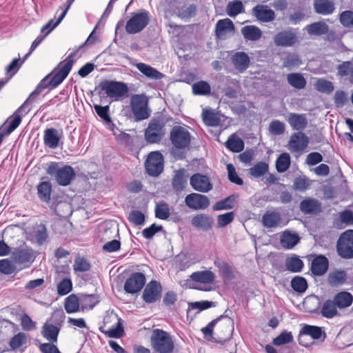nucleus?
I'll return each mask as SVG.
<instances>
[{"mask_svg": "<svg viewBox=\"0 0 353 353\" xmlns=\"http://www.w3.org/2000/svg\"><path fill=\"white\" fill-rule=\"evenodd\" d=\"M47 173L54 176L59 185L66 186L75 178V172L70 165L59 166L57 163H52L47 169Z\"/></svg>", "mask_w": 353, "mask_h": 353, "instance_id": "7ed1b4c3", "label": "nucleus"}, {"mask_svg": "<svg viewBox=\"0 0 353 353\" xmlns=\"http://www.w3.org/2000/svg\"><path fill=\"white\" fill-rule=\"evenodd\" d=\"M191 224L198 230L208 231L213 227L214 219L208 214H199L192 218Z\"/></svg>", "mask_w": 353, "mask_h": 353, "instance_id": "aec40b11", "label": "nucleus"}, {"mask_svg": "<svg viewBox=\"0 0 353 353\" xmlns=\"http://www.w3.org/2000/svg\"><path fill=\"white\" fill-rule=\"evenodd\" d=\"M165 134V122L161 119H152L145 131V139L149 143L161 141Z\"/></svg>", "mask_w": 353, "mask_h": 353, "instance_id": "0eeeda50", "label": "nucleus"}, {"mask_svg": "<svg viewBox=\"0 0 353 353\" xmlns=\"http://www.w3.org/2000/svg\"><path fill=\"white\" fill-rule=\"evenodd\" d=\"M61 133L57 129L50 128L44 131L43 142L46 146L51 149L57 148L61 140Z\"/></svg>", "mask_w": 353, "mask_h": 353, "instance_id": "5701e85b", "label": "nucleus"}, {"mask_svg": "<svg viewBox=\"0 0 353 353\" xmlns=\"http://www.w3.org/2000/svg\"><path fill=\"white\" fill-rule=\"evenodd\" d=\"M288 121L294 130L298 131L303 130L307 125V120L303 114L290 113Z\"/></svg>", "mask_w": 353, "mask_h": 353, "instance_id": "bb28decb", "label": "nucleus"}, {"mask_svg": "<svg viewBox=\"0 0 353 353\" xmlns=\"http://www.w3.org/2000/svg\"><path fill=\"white\" fill-rule=\"evenodd\" d=\"M234 31V26L230 19L219 20L216 24V35L220 39L226 38L228 34H232Z\"/></svg>", "mask_w": 353, "mask_h": 353, "instance_id": "4be33fe9", "label": "nucleus"}, {"mask_svg": "<svg viewBox=\"0 0 353 353\" xmlns=\"http://www.w3.org/2000/svg\"><path fill=\"white\" fill-rule=\"evenodd\" d=\"M333 299L340 310L345 309L350 306L353 302V296L347 292H340L336 294Z\"/></svg>", "mask_w": 353, "mask_h": 353, "instance_id": "473e14b6", "label": "nucleus"}, {"mask_svg": "<svg viewBox=\"0 0 353 353\" xmlns=\"http://www.w3.org/2000/svg\"><path fill=\"white\" fill-rule=\"evenodd\" d=\"M196 10L197 8L194 4L183 6L177 8L176 15L182 19H187L194 17Z\"/></svg>", "mask_w": 353, "mask_h": 353, "instance_id": "49530a36", "label": "nucleus"}, {"mask_svg": "<svg viewBox=\"0 0 353 353\" xmlns=\"http://www.w3.org/2000/svg\"><path fill=\"white\" fill-rule=\"evenodd\" d=\"M293 341V336L292 332L286 331L281 333L278 336L273 339V344L275 345H281L291 343Z\"/></svg>", "mask_w": 353, "mask_h": 353, "instance_id": "680f3d73", "label": "nucleus"}, {"mask_svg": "<svg viewBox=\"0 0 353 353\" xmlns=\"http://www.w3.org/2000/svg\"><path fill=\"white\" fill-rule=\"evenodd\" d=\"M81 310L92 309L99 302L98 298L94 294H81L79 295Z\"/></svg>", "mask_w": 353, "mask_h": 353, "instance_id": "a19ab883", "label": "nucleus"}, {"mask_svg": "<svg viewBox=\"0 0 353 353\" xmlns=\"http://www.w3.org/2000/svg\"><path fill=\"white\" fill-rule=\"evenodd\" d=\"M231 61L238 72H243L249 67L250 59L245 52H236L232 55Z\"/></svg>", "mask_w": 353, "mask_h": 353, "instance_id": "412c9836", "label": "nucleus"}, {"mask_svg": "<svg viewBox=\"0 0 353 353\" xmlns=\"http://www.w3.org/2000/svg\"><path fill=\"white\" fill-rule=\"evenodd\" d=\"M225 145L230 150L234 152H240L244 148L243 141L235 134H232L229 137Z\"/></svg>", "mask_w": 353, "mask_h": 353, "instance_id": "c03bdc74", "label": "nucleus"}, {"mask_svg": "<svg viewBox=\"0 0 353 353\" xmlns=\"http://www.w3.org/2000/svg\"><path fill=\"white\" fill-rule=\"evenodd\" d=\"M314 88L317 91L323 93H331L334 89L331 81L323 79H318L314 83Z\"/></svg>", "mask_w": 353, "mask_h": 353, "instance_id": "6e6d98bb", "label": "nucleus"}, {"mask_svg": "<svg viewBox=\"0 0 353 353\" xmlns=\"http://www.w3.org/2000/svg\"><path fill=\"white\" fill-rule=\"evenodd\" d=\"M150 14L145 10H141L134 14L127 21L125 30L128 34H137L141 32L149 23Z\"/></svg>", "mask_w": 353, "mask_h": 353, "instance_id": "423d86ee", "label": "nucleus"}, {"mask_svg": "<svg viewBox=\"0 0 353 353\" xmlns=\"http://www.w3.org/2000/svg\"><path fill=\"white\" fill-rule=\"evenodd\" d=\"M337 309L334 299H327L322 303L321 314L327 319H332L338 315Z\"/></svg>", "mask_w": 353, "mask_h": 353, "instance_id": "c9c22d12", "label": "nucleus"}, {"mask_svg": "<svg viewBox=\"0 0 353 353\" xmlns=\"http://www.w3.org/2000/svg\"><path fill=\"white\" fill-rule=\"evenodd\" d=\"M319 208V204L314 199H305L300 203L301 210L305 214L314 212L318 210Z\"/></svg>", "mask_w": 353, "mask_h": 353, "instance_id": "8fccbe9b", "label": "nucleus"}, {"mask_svg": "<svg viewBox=\"0 0 353 353\" xmlns=\"http://www.w3.org/2000/svg\"><path fill=\"white\" fill-rule=\"evenodd\" d=\"M285 266L292 272H299L303 268V262L297 256H292L286 259Z\"/></svg>", "mask_w": 353, "mask_h": 353, "instance_id": "de8ad7c7", "label": "nucleus"}, {"mask_svg": "<svg viewBox=\"0 0 353 353\" xmlns=\"http://www.w3.org/2000/svg\"><path fill=\"white\" fill-rule=\"evenodd\" d=\"M290 165V156L288 153H282L276 160V168L279 172H285Z\"/></svg>", "mask_w": 353, "mask_h": 353, "instance_id": "864d4df0", "label": "nucleus"}, {"mask_svg": "<svg viewBox=\"0 0 353 353\" xmlns=\"http://www.w3.org/2000/svg\"><path fill=\"white\" fill-rule=\"evenodd\" d=\"M136 68L146 77L152 80H159L164 77V74L154 68L144 63H137Z\"/></svg>", "mask_w": 353, "mask_h": 353, "instance_id": "a878e982", "label": "nucleus"}, {"mask_svg": "<svg viewBox=\"0 0 353 353\" xmlns=\"http://www.w3.org/2000/svg\"><path fill=\"white\" fill-rule=\"evenodd\" d=\"M130 107L137 121L148 119L150 116L148 99L144 94H134L130 98Z\"/></svg>", "mask_w": 353, "mask_h": 353, "instance_id": "39448f33", "label": "nucleus"}, {"mask_svg": "<svg viewBox=\"0 0 353 353\" xmlns=\"http://www.w3.org/2000/svg\"><path fill=\"white\" fill-rule=\"evenodd\" d=\"M341 23L346 28H353V11L345 10L340 14Z\"/></svg>", "mask_w": 353, "mask_h": 353, "instance_id": "69168bd1", "label": "nucleus"}, {"mask_svg": "<svg viewBox=\"0 0 353 353\" xmlns=\"http://www.w3.org/2000/svg\"><path fill=\"white\" fill-rule=\"evenodd\" d=\"M313 6L319 14L330 15L335 10V4L331 0H314Z\"/></svg>", "mask_w": 353, "mask_h": 353, "instance_id": "393cba45", "label": "nucleus"}, {"mask_svg": "<svg viewBox=\"0 0 353 353\" xmlns=\"http://www.w3.org/2000/svg\"><path fill=\"white\" fill-rule=\"evenodd\" d=\"M27 342V337L25 333L19 332L14 335L10 341V346L12 350H17Z\"/></svg>", "mask_w": 353, "mask_h": 353, "instance_id": "bf43d9fd", "label": "nucleus"}, {"mask_svg": "<svg viewBox=\"0 0 353 353\" xmlns=\"http://www.w3.org/2000/svg\"><path fill=\"white\" fill-rule=\"evenodd\" d=\"M162 290L160 283L157 281H151L149 282L143 292V299L147 303H152L156 302L161 296Z\"/></svg>", "mask_w": 353, "mask_h": 353, "instance_id": "f3484780", "label": "nucleus"}, {"mask_svg": "<svg viewBox=\"0 0 353 353\" xmlns=\"http://www.w3.org/2000/svg\"><path fill=\"white\" fill-rule=\"evenodd\" d=\"M34 238L37 243L42 245L48 238L47 229L43 224H40L37 226L34 230Z\"/></svg>", "mask_w": 353, "mask_h": 353, "instance_id": "0e129e2a", "label": "nucleus"}, {"mask_svg": "<svg viewBox=\"0 0 353 353\" xmlns=\"http://www.w3.org/2000/svg\"><path fill=\"white\" fill-rule=\"evenodd\" d=\"M192 281L201 283H212L214 280V274L211 271L205 270L192 273L190 275Z\"/></svg>", "mask_w": 353, "mask_h": 353, "instance_id": "ea45409f", "label": "nucleus"}, {"mask_svg": "<svg viewBox=\"0 0 353 353\" xmlns=\"http://www.w3.org/2000/svg\"><path fill=\"white\" fill-rule=\"evenodd\" d=\"M337 252L343 259L353 258V230H350L343 232L337 241Z\"/></svg>", "mask_w": 353, "mask_h": 353, "instance_id": "9b49d317", "label": "nucleus"}, {"mask_svg": "<svg viewBox=\"0 0 353 353\" xmlns=\"http://www.w3.org/2000/svg\"><path fill=\"white\" fill-rule=\"evenodd\" d=\"M220 321H222L219 327L221 329V332L230 339L232 336L234 331V321L231 318L221 315L219 318L212 321L206 327L201 329L202 332L205 336H212L213 332V328L216 323Z\"/></svg>", "mask_w": 353, "mask_h": 353, "instance_id": "1a4fd4ad", "label": "nucleus"}, {"mask_svg": "<svg viewBox=\"0 0 353 353\" xmlns=\"http://www.w3.org/2000/svg\"><path fill=\"white\" fill-rule=\"evenodd\" d=\"M308 336H311L314 339H320L323 336V340H324L325 338V334L323 332L321 327L314 325H305L303 327L299 335V343L301 345L307 347L308 343H303V339Z\"/></svg>", "mask_w": 353, "mask_h": 353, "instance_id": "a211bd4d", "label": "nucleus"}, {"mask_svg": "<svg viewBox=\"0 0 353 353\" xmlns=\"http://www.w3.org/2000/svg\"><path fill=\"white\" fill-rule=\"evenodd\" d=\"M94 108L97 114L102 119H103L105 121V123H107L110 125H114V124L112 123L111 119L109 116V106H101L99 105H94Z\"/></svg>", "mask_w": 353, "mask_h": 353, "instance_id": "e2e57ef3", "label": "nucleus"}, {"mask_svg": "<svg viewBox=\"0 0 353 353\" xmlns=\"http://www.w3.org/2000/svg\"><path fill=\"white\" fill-rule=\"evenodd\" d=\"M291 287L294 291L303 293L307 290V283L303 277L296 276L291 281Z\"/></svg>", "mask_w": 353, "mask_h": 353, "instance_id": "4d7b16f0", "label": "nucleus"}, {"mask_svg": "<svg viewBox=\"0 0 353 353\" xmlns=\"http://www.w3.org/2000/svg\"><path fill=\"white\" fill-rule=\"evenodd\" d=\"M234 199L233 196H228L215 203L213 207L214 210H222L232 209L234 206Z\"/></svg>", "mask_w": 353, "mask_h": 353, "instance_id": "052dcab7", "label": "nucleus"}, {"mask_svg": "<svg viewBox=\"0 0 353 353\" xmlns=\"http://www.w3.org/2000/svg\"><path fill=\"white\" fill-rule=\"evenodd\" d=\"M100 330L106 336L112 338H120L123 333L121 319L113 312H107L103 318V325Z\"/></svg>", "mask_w": 353, "mask_h": 353, "instance_id": "20e7f679", "label": "nucleus"}, {"mask_svg": "<svg viewBox=\"0 0 353 353\" xmlns=\"http://www.w3.org/2000/svg\"><path fill=\"white\" fill-rule=\"evenodd\" d=\"M192 92L196 95H208L211 92V87L208 82L200 81L192 85Z\"/></svg>", "mask_w": 353, "mask_h": 353, "instance_id": "3c124183", "label": "nucleus"}, {"mask_svg": "<svg viewBox=\"0 0 353 353\" xmlns=\"http://www.w3.org/2000/svg\"><path fill=\"white\" fill-rule=\"evenodd\" d=\"M309 138L301 132L294 133L288 142V149L292 152L301 153L308 145Z\"/></svg>", "mask_w": 353, "mask_h": 353, "instance_id": "dca6fc26", "label": "nucleus"}, {"mask_svg": "<svg viewBox=\"0 0 353 353\" xmlns=\"http://www.w3.org/2000/svg\"><path fill=\"white\" fill-rule=\"evenodd\" d=\"M268 164L265 162H259L248 169L249 174L254 178H259L268 172Z\"/></svg>", "mask_w": 353, "mask_h": 353, "instance_id": "a18cd8bd", "label": "nucleus"}, {"mask_svg": "<svg viewBox=\"0 0 353 353\" xmlns=\"http://www.w3.org/2000/svg\"><path fill=\"white\" fill-rule=\"evenodd\" d=\"M296 41V35L291 30L279 32L274 37V44L279 47H291L294 46Z\"/></svg>", "mask_w": 353, "mask_h": 353, "instance_id": "6ab92c4d", "label": "nucleus"}, {"mask_svg": "<svg viewBox=\"0 0 353 353\" xmlns=\"http://www.w3.org/2000/svg\"><path fill=\"white\" fill-rule=\"evenodd\" d=\"M254 15L260 21L268 22L274 20V12L267 6L258 5L252 10Z\"/></svg>", "mask_w": 353, "mask_h": 353, "instance_id": "c85d7f7f", "label": "nucleus"}, {"mask_svg": "<svg viewBox=\"0 0 353 353\" xmlns=\"http://www.w3.org/2000/svg\"><path fill=\"white\" fill-rule=\"evenodd\" d=\"M227 170L228 174V179L237 185H243V181L242 179H241L236 172L234 166L232 163H229L227 165Z\"/></svg>", "mask_w": 353, "mask_h": 353, "instance_id": "338daca9", "label": "nucleus"}, {"mask_svg": "<svg viewBox=\"0 0 353 353\" xmlns=\"http://www.w3.org/2000/svg\"><path fill=\"white\" fill-rule=\"evenodd\" d=\"M170 140L176 148L184 149L189 146L191 135L185 127L175 125L170 132Z\"/></svg>", "mask_w": 353, "mask_h": 353, "instance_id": "6e6552de", "label": "nucleus"}, {"mask_svg": "<svg viewBox=\"0 0 353 353\" xmlns=\"http://www.w3.org/2000/svg\"><path fill=\"white\" fill-rule=\"evenodd\" d=\"M328 268V261L326 257L319 256L316 257L312 262V272L316 276L324 274Z\"/></svg>", "mask_w": 353, "mask_h": 353, "instance_id": "cd10ccee", "label": "nucleus"}, {"mask_svg": "<svg viewBox=\"0 0 353 353\" xmlns=\"http://www.w3.org/2000/svg\"><path fill=\"white\" fill-rule=\"evenodd\" d=\"M338 74L341 77H350V81L353 82V62L343 61L337 67Z\"/></svg>", "mask_w": 353, "mask_h": 353, "instance_id": "603ef678", "label": "nucleus"}, {"mask_svg": "<svg viewBox=\"0 0 353 353\" xmlns=\"http://www.w3.org/2000/svg\"><path fill=\"white\" fill-rule=\"evenodd\" d=\"M305 30L310 35L321 36L328 33L329 26L325 21H320L307 25Z\"/></svg>", "mask_w": 353, "mask_h": 353, "instance_id": "c756f323", "label": "nucleus"}, {"mask_svg": "<svg viewBox=\"0 0 353 353\" xmlns=\"http://www.w3.org/2000/svg\"><path fill=\"white\" fill-rule=\"evenodd\" d=\"M185 205L193 210H201L208 208L210 205L208 197L199 193H191L185 198Z\"/></svg>", "mask_w": 353, "mask_h": 353, "instance_id": "ddd939ff", "label": "nucleus"}, {"mask_svg": "<svg viewBox=\"0 0 353 353\" xmlns=\"http://www.w3.org/2000/svg\"><path fill=\"white\" fill-rule=\"evenodd\" d=\"M60 329L50 323H46L42 327L41 334L43 336L51 343L57 341Z\"/></svg>", "mask_w": 353, "mask_h": 353, "instance_id": "e433bc0d", "label": "nucleus"}, {"mask_svg": "<svg viewBox=\"0 0 353 353\" xmlns=\"http://www.w3.org/2000/svg\"><path fill=\"white\" fill-rule=\"evenodd\" d=\"M145 166L149 175L159 176L163 170V157L161 153L158 151L150 152L145 163Z\"/></svg>", "mask_w": 353, "mask_h": 353, "instance_id": "f8f14e48", "label": "nucleus"}, {"mask_svg": "<svg viewBox=\"0 0 353 353\" xmlns=\"http://www.w3.org/2000/svg\"><path fill=\"white\" fill-rule=\"evenodd\" d=\"M150 344L152 350L157 353H172L174 349L172 336L168 332L159 328L152 330Z\"/></svg>", "mask_w": 353, "mask_h": 353, "instance_id": "f03ea898", "label": "nucleus"}, {"mask_svg": "<svg viewBox=\"0 0 353 353\" xmlns=\"http://www.w3.org/2000/svg\"><path fill=\"white\" fill-rule=\"evenodd\" d=\"M214 264L219 269L224 279L231 280L234 278L232 269L228 263L223 261H215Z\"/></svg>", "mask_w": 353, "mask_h": 353, "instance_id": "13d9d810", "label": "nucleus"}, {"mask_svg": "<svg viewBox=\"0 0 353 353\" xmlns=\"http://www.w3.org/2000/svg\"><path fill=\"white\" fill-rule=\"evenodd\" d=\"M145 283V276L143 273L132 274L125 281L124 290L128 294H135L143 288Z\"/></svg>", "mask_w": 353, "mask_h": 353, "instance_id": "4468645a", "label": "nucleus"}, {"mask_svg": "<svg viewBox=\"0 0 353 353\" xmlns=\"http://www.w3.org/2000/svg\"><path fill=\"white\" fill-rule=\"evenodd\" d=\"M128 219L136 225H143L145 222V216L139 210H132L129 214Z\"/></svg>", "mask_w": 353, "mask_h": 353, "instance_id": "774afa93", "label": "nucleus"}, {"mask_svg": "<svg viewBox=\"0 0 353 353\" xmlns=\"http://www.w3.org/2000/svg\"><path fill=\"white\" fill-rule=\"evenodd\" d=\"M281 216L279 212L268 211L262 217L263 225L268 228H276L280 225Z\"/></svg>", "mask_w": 353, "mask_h": 353, "instance_id": "7c9ffc66", "label": "nucleus"}, {"mask_svg": "<svg viewBox=\"0 0 353 353\" xmlns=\"http://www.w3.org/2000/svg\"><path fill=\"white\" fill-rule=\"evenodd\" d=\"M288 83L293 88L301 90L306 86V80L301 73H290L287 75Z\"/></svg>", "mask_w": 353, "mask_h": 353, "instance_id": "4c0bfd02", "label": "nucleus"}, {"mask_svg": "<svg viewBox=\"0 0 353 353\" xmlns=\"http://www.w3.org/2000/svg\"><path fill=\"white\" fill-rule=\"evenodd\" d=\"M190 184L194 190L203 193L208 192L213 188L209 177L200 173L194 174L190 177Z\"/></svg>", "mask_w": 353, "mask_h": 353, "instance_id": "2eb2a0df", "label": "nucleus"}, {"mask_svg": "<svg viewBox=\"0 0 353 353\" xmlns=\"http://www.w3.org/2000/svg\"><path fill=\"white\" fill-rule=\"evenodd\" d=\"M65 310L67 313H74L78 312L80 307L79 296L71 294L65 300Z\"/></svg>", "mask_w": 353, "mask_h": 353, "instance_id": "37998d69", "label": "nucleus"}, {"mask_svg": "<svg viewBox=\"0 0 353 353\" xmlns=\"http://www.w3.org/2000/svg\"><path fill=\"white\" fill-rule=\"evenodd\" d=\"M226 12L230 17H234L243 12V5L239 0L230 1L227 6Z\"/></svg>", "mask_w": 353, "mask_h": 353, "instance_id": "09e8293b", "label": "nucleus"}, {"mask_svg": "<svg viewBox=\"0 0 353 353\" xmlns=\"http://www.w3.org/2000/svg\"><path fill=\"white\" fill-rule=\"evenodd\" d=\"M347 279V273L345 270H335L329 273L327 283L332 287H336L344 284Z\"/></svg>", "mask_w": 353, "mask_h": 353, "instance_id": "2f4dec72", "label": "nucleus"}, {"mask_svg": "<svg viewBox=\"0 0 353 353\" xmlns=\"http://www.w3.org/2000/svg\"><path fill=\"white\" fill-rule=\"evenodd\" d=\"M37 194L44 203H49L51 198L52 184L50 181H42L37 185Z\"/></svg>", "mask_w": 353, "mask_h": 353, "instance_id": "f704fd0d", "label": "nucleus"}, {"mask_svg": "<svg viewBox=\"0 0 353 353\" xmlns=\"http://www.w3.org/2000/svg\"><path fill=\"white\" fill-rule=\"evenodd\" d=\"M299 241L298 234L285 231L281 237V243L283 247L290 249L292 248Z\"/></svg>", "mask_w": 353, "mask_h": 353, "instance_id": "79ce46f5", "label": "nucleus"}, {"mask_svg": "<svg viewBox=\"0 0 353 353\" xmlns=\"http://www.w3.org/2000/svg\"><path fill=\"white\" fill-rule=\"evenodd\" d=\"M241 32L245 39L252 41L260 39L262 36V31L260 28L253 25L243 27Z\"/></svg>", "mask_w": 353, "mask_h": 353, "instance_id": "72a5a7b5", "label": "nucleus"}, {"mask_svg": "<svg viewBox=\"0 0 353 353\" xmlns=\"http://www.w3.org/2000/svg\"><path fill=\"white\" fill-rule=\"evenodd\" d=\"M187 181L188 175L185 169L181 168L174 171V174L172 179V186L175 191H183L187 185Z\"/></svg>", "mask_w": 353, "mask_h": 353, "instance_id": "b1692460", "label": "nucleus"}, {"mask_svg": "<svg viewBox=\"0 0 353 353\" xmlns=\"http://www.w3.org/2000/svg\"><path fill=\"white\" fill-rule=\"evenodd\" d=\"M107 97L118 100L127 94L128 88L125 83L119 81H105L100 85Z\"/></svg>", "mask_w": 353, "mask_h": 353, "instance_id": "9d476101", "label": "nucleus"}, {"mask_svg": "<svg viewBox=\"0 0 353 353\" xmlns=\"http://www.w3.org/2000/svg\"><path fill=\"white\" fill-rule=\"evenodd\" d=\"M73 63V54H71L63 61L60 62L51 73L41 81L36 89L30 94V98L34 99L48 87L54 88L61 83L70 72Z\"/></svg>", "mask_w": 353, "mask_h": 353, "instance_id": "f257e3e1", "label": "nucleus"}, {"mask_svg": "<svg viewBox=\"0 0 353 353\" xmlns=\"http://www.w3.org/2000/svg\"><path fill=\"white\" fill-rule=\"evenodd\" d=\"M202 117L204 123L208 126H219L222 121L221 116L212 110H204Z\"/></svg>", "mask_w": 353, "mask_h": 353, "instance_id": "58836bf2", "label": "nucleus"}, {"mask_svg": "<svg viewBox=\"0 0 353 353\" xmlns=\"http://www.w3.org/2000/svg\"><path fill=\"white\" fill-rule=\"evenodd\" d=\"M170 215V208L168 205L165 202H161L156 204L155 206V216L158 219L166 220Z\"/></svg>", "mask_w": 353, "mask_h": 353, "instance_id": "5fc2aeb1", "label": "nucleus"}]
</instances>
